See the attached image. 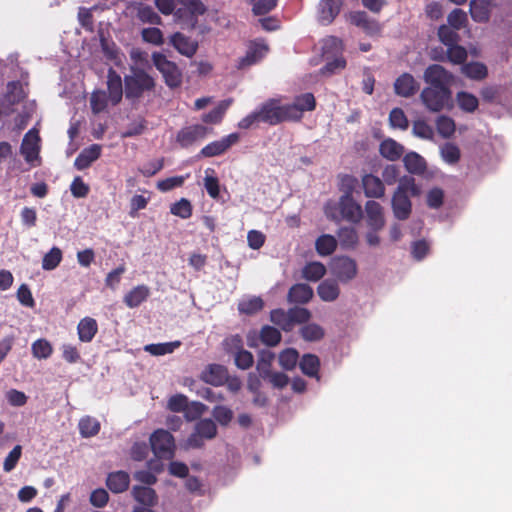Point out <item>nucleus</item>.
Wrapping results in <instances>:
<instances>
[{
    "instance_id": "1",
    "label": "nucleus",
    "mask_w": 512,
    "mask_h": 512,
    "mask_svg": "<svg viewBox=\"0 0 512 512\" xmlns=\"http://www.w3.org/2000/svg\"><path fill=\"white\" fill-rule=\"evenodd\" d=\"M423 79L428 84L420 94L424 106L431 112L450 109L454 75L439 64H431L425 69Z\"/></svg>"
},
{
    "instance_id": "2",
    "label": "nucleus",
    "mask_w": 512,
    "mask_h": 512,
    "mask_svg": "<svg viewBox=\"0 0 512 512\" xmlns=\"http://www.w3.org/2000/svg\"><path fill=\"white\" fill-rule=\"evenodd\" d=\"M420 194V188L415 179L411 176H404L399 179V184L392 196L391 207L396 219L407 220L412 212L410 196L416 197Z\"/></svg>"
},
{
    "instance_id": "3",
    "label": "nucleus",
    "mask_w": 512,
    "mask_h": 512,
    "mask_svg": "<svg viewBox=\"0 0 512 512\" xmlns=\"http://www.w3.org/2000/svg\"><path fill=\"white\" fill-rule=\"evenodd\" d=\"M324 213L330 220H346L354 224L359 223L363 217L362 207L353 196H341L338 201H328L324 206Z\"/></svg>"
},
{
    "instance_id": "4",
    "label": "nucleus",
    "mask_w": 512,
    "mask_h": 512,
    "mask_svg": "<svg viewBox=\"0 0 512 512\" xmlns=\"http://www.w3.org/2000/svg\"><path fill=\"white\" fill-rule=\"evenodd\" d=\"M156 81L143 68L132 67L131 74L124 77V92L126 99L135 102L145 93L153 92Z\"/></svg>"
},
{
    "instance_id": "5",
    "label": "nucleus",
    "mask_w": 512,
    "mask_h": 512,
    "mask_svg": "<svg viewBox=\"0 0 512 512\" xmlns=\"http://www.w3.org/2000/svg\"><path fill=\"white\" fill-rule=\"evenodd\" d=\"M217 433L216 423L210 418H202L195 423L192 433L184 442V448L186 450L201 449L205 442L213 440Z\"/></svg>"
},
{
    "instance_id": "6",
    "label": "nucleus",
    "mask_w": 512,
    "mask_h": 512,
    "mask_svg": "<svg viewBox=\"0 0 512 512\" xmlns=\"http://www.w3.org/2000/svg\"><path fill=\"white\" fill-rule=\"evenodd\" d=\"M152 62L161 73L165 84L170 89H175L182 85L183 74L175 62L168 60L167 57L160 52H154L152 54Z\"/></svg>"
},
{
    "instance_id": "7",
    "label": "nucleus",
    "mask_w": 512,
    "mask_h": 512,
    "mask_svg": "<svg viewBox=\"0 0 512 512\" xmlns=\"http://www.w3.org/2000/svg\"><path fill=\"white\" fill-rule=\"evenodd\" d=\"M151 450L158 459L170 460L175 455V439L164 429L155 430L149 438Z\"/></svg>"
},
{
    "instance_id": "8",
    "label": "nucleus",
    "mask_w": 512,
    "mask_h": 512,
    "mask_svg": "<svg viewBox=\"0 0 512 512\" xmlns=\"http://www.w3.org/2000/svg\"><path fill=\"white\" fill-rule=\"evenodd\" d=\"M257 110L261 122L268 125L275 126L282 122H290L285 104L282 105L278 99L271 98L267 100Z\"/></svg>"
},
{
    "instance_id": "9",
    "label": "nucleus",
    "mask_w": 512,
    "mask_h": 512,
    "mask_svg": "<svg viewBox=\"0 0 512 512\" xmlns=\"http://www.w3.org/2000/svg\"><path fill=\"white\" fill-rule=\"evenodd\" d=\"M290 122H298L304 112L313 111L316 108V99L310 92L297 95L293 103L285 104Z\"/></svg>"
},
{
    "instance_id": "10",
    "label": "nucleus",
    "mask_w": 512,
    "mask_h": 512,
    "mask_svg": "<svg viewBox=\"0 0 512 512\" xmlns=\"http://www.w3.org/2000/svg\"><path fill=\"white\" fill-rule=\"evenodd\" d=\"M269 50L268 45L263 39H255L249 42L246 54L239 58L236 64L238 70L246 69L258 63Z\"/></svg>"
},
{
    "instance_id": "11",
    "label": "nucleus",
    "mask_w": 512,
    "mask_h": 512,
    "mask_svg": "<svg viewBox=\"0 0 512 512\" xmlns=\"http://www.w3.org/2000/svg\"><path fill=\"white\" fill-rule=\"evenodd\" d=\"M344 5L343 0H320L316 9L319 24L328 26L339 16Z\"/></svg>"
},
{
    "instance_id": "12",
    "label": "nucleus",
    "mask_w": 512,
    "mask_h": 512,
    "mask_svg": "<svg viewBox=\"0 0 512 512\" xmlns=\"http://www.w3.org/2000/svg\"><path fill=\"white\" fill-rule=\"evenodd\" d=\"M331 271L339 281L346 283L357 275V264L348 256H337L332 259Z\"/></svg>"
},
{
    "instance_id": "13",
    "label": "nucleus",
    "mask_w": 512,
    "mask_h": 512,
    "mask_svg": "<svg viewBox=\"0 0 512 512\" xmlns=\"http://www.w3.org/2000/svg\"><path fill=\"white\" fill-rule=\"evenodd\" d=\"M40 136L36 129L29 130L23 137L20 147V153L23 155L27 163L33 164L39 159L40 153Z\"/></svg>"
},
{
    "instance_id": "14",
    "label": "nucleus",
    "mask_w": 512,
    "mask_h": 512,
    "mask_svg": "<svg viewBox=\"0 0 512 512\" xmlns=\"http://www.w3.org/2000/svg\"><path fill=\"white\" fill-rule=\"evenodd\" d=\"M208 133V128L201 124H195L183 127L176 136L177 143L182 148H188L196 141L204 139Z\"/></svg>"
},
{
    "instance_id": "15",
    "label": "nucleus",
    "mask_w": 512,
    "mask_h": 512,
    "mask_svg": "<svg viewBox=\"0 0 512 512\" xmlns=\"http://www.w3.org/2000/svg\"><path fill=\"white\" fill-rule=\"evenodd\" d=\"M240 135L231 133L220 140L213 141L204 146L200 155L203 157H215L224 154L232 145L238 143Z\"/></svg>"
},
{
    "instance_id": "16",
    "label": "nucleus",
    "mask_w": 512,
    "mask_h": 512,
    "mask_svg": "<svg viewBox=\"0 0 512 512\" xmlns=\"http://www.w3.org/2000/svg\"><path fill=\"white\" fill-rule=\"evenodd\" d=\"M346 18L351 25L361 28L366 34L374 35L381 31L379 22L370 18L365 11H352Z\"/></svg>"
},
{
    "instance_id": "17",
    "label": "nucleus",
    "mask_w": 512,
    "mask_h": 512,
    "mask_svg": "<svg viewBox=\"0 0 512 512\" xmlns=\"http://www.w3.org/2000/svg\"><path fill=\"white\" fill-rule=\"evenodd\" d=\"M361 186L367 198L380 199L385 196L384 182L372 173H366L362 176Z\"/></svg>"
},
{
    "instance_id": "18",
    "label": "nucleus",
    "mask_w": 512,
    "mask_h": 512,
    "mask_svg": "<svg viewBox=\"0 0 512 512\" xmlns=\"http://www.w3.org/2000/svg\"><path fill=\"white\" fill-rule=\"evenodd\" d=\"M367 225L371 230L380 231L385 226L384 208L374 200L365 203Z\"/></svg>"
},
{
    "instance_id": "19",
    "label": "nucleus",
    "mask_w": 512,
    "mask_h": 512,
    "mask_svg": "<svg viewBox=\"0 0 512 512\" xmlns=\"http://www.w3.org/2000/svg\"><path fill=\"white\" fill-rule=\"evenodd\" d=\"M107 90L109 101L112 105H117L123 97V81L121 76L113 68H109L107 72Z\"/></svg>"
},
{
    "instance_id": "20",
    "label": "nucleus",
    "mask_w": 512,
    "mask_h": 512,
    "mask_svg": "<svg viewBox=\"0 0 512 512\" xmlns=\"http://www.w3.org/2000/svg\"><path fill=\"white\" fill-rule=\"evenodd\" d=\"M420 85L409 73L401 74L394 82V91L398 96L409 98L417 93Z\"/></svg>"
},
{
    "instance_id": "21",
    "label": "nucleus",
    "mask_w": 512,
    "mask_h": 512,
    "mask_svg": "<svg viewBox=\"0 0 512 512\" xmlns=\"http://www.w3.org/2000/svg\"><path fill=\"white\" fill-rule=\"evenodd\" d=\"M170 44L181 54L186 57H192L198 49L197 41L184 35L181 32H176L170 37Z\"/></svg>"
},
{
    "instance_id": "22",
    "label": "nucleus",
    "mask_w": 512,
    "mask_h": 512,
    "mask_svg": "<svg viewBox=\"0 0 512 512\" xmlns=\"http://www.w3.org/2000/svg\"><path fill=\"white\" fill-rule=\"evenodd\" d=\"M228 378V370L225 366L220 364H210L202 372L201 379L213 386H222Z\"/></svg>"
},
{
    "instance_id": "23",
    "label": "nucleus",
    "mask_w": 512,
    "mask_h": 512,
    "mask_svg": "<svg viewBox=\"0 0 512 512\" xmlns=\"http://www.w3.org/2000/svg\"><path fill=\"white\" fill-rule=\"evenodd\" d=\"M130 484V476L125 471H115L108 474L106 485L113 493L125 492Z\"/></svg>"
},
{
    "instance_id": "24",
    "label": "nucleus",
    "mask_w": 512,
    "mask_h": 512,
    "mask_svg": "<svg viewBox=\"0 0 512 512\" xmlns=\"http://www.w3.org/2000/svg\"><path fill=\"white\" fill-rule=\"evenodd\" d=\"M101 155V147L98 144H92L85 148L75 159L74 166L78 170H84L91 166Z\"/></svg>"
},
{
    "instance_id": "25",
    "label": "nucleus",
    "mask_w": 512,
    "mask_h": 512,
    "mask_svg": "<svg viewBox=\"0 0 512 512\" xmlns=\"http://www.w3.org/2000/svg\"><path fill=\"white\" fill-rule=\"evenodd\" d=\"M313 297V289L305 283L294 284L288 292V301L290 303L305 304Z\"/></svg>"
},
{
    "instance_id": "26",
    "label": "nucleus",
    "mask_w": 512,
    "mask_h": 512,
    "mask_svg": "<svg viewBox=\"0 0 512 512\" xmlns=\"http://www.w3.org/2000/svg\"><path fill=\"white\" fill-rule=\"evenodd\" d=\"M299 367L301 372L307 377L320 379V359L317 355L311 353L304 354L299 360Z\"/></svg>"
},
{
    "instance_id": "27",
    "label": "nucleus",
    "mask_w": 512,
    "mask_h": 512,
    "mask_svg": "<svg viewBox=\"0 0 512 512\" xmlns=\"http://www.w3.org/2000/svg\"><path fill=\"white\" fill-rule=\"evenodd\" d=\"M233 98H228L220 101L217 106L202 115L201 120L207 124H219L222 122L227 110L233 103Z\"/></svg>"
},
{
    "instance_id": "28",
    "label": "nucleus",
    "mask_w": 512,
    "mask_h": 512,
    "mask_svg": "<svg viewBox=\"0 0 512 512\" xmlns=\"http://www.w3.org/2000/svg\"><path fill=\"white\" fill-rule=\"evenodd\" d=\"M98 332V324L94 318L84 317L77 326V333L81 342L89 343Z\"/></svg>"
},
{
    "instance_id": "29",
    "label": "nucleus",
    "mask_w": 512,
    "mask_h": 512,
    "mask_svg": "<svg viewBox=\"0 0 512 512\" xmlns=\"http://www.w3.org/2000/svg\"><path fill=\"white\" fill-rule=\"evenodd\" d=\"M470 15L475 22L485 23L490 18L489 0H472L469 4Z\"/></svg>"
},
{
    "instance_id": "30",
    "label": "nucleus",
    "mask_w": 512,
    "mask_h": 512,
    "mask_svg": "<svg viewBox=\"0 0 512 512\" xmlns=\"http://www.w3.org/2000/svg\"><path fill=\"white\" fill-rule=\"evenodd\" d=\"M406 170L414 175H422L427 169L425 159L416 152H409L403 158Z\"/></svg>"
},
{
    "instance_id": "31",
    "label": "nucleus",
    "mask_w": 512,
    "mask_h": 512,
    "mask_svg": "<svg viewBox=\"0 0 512 512\" xmlns=\"http://www.w3.org/2000/svg\"><path fill=\"white\" fill-rule=\"evenodd\" d=\"M150 294V290L146 285H138L131 289L124 296V303L129 308H136L143 303Z\"/></svg>"
},
{
    "instance_id": "32",
    "label": "nucleus",
    "mask_w": 512,
    "mask_h": 512,
    "mask_svg": "<svg viewBox=\"0 0 512 512\" xmlns=\"http://www.w3.org/2000/svg\"><path fill=\"white\" fill-rule=\"evenodd\" d=\"M134 499L144 507H153L157 504V494L154 489L146 486H134L132 489Z\"/></svg>"
},
{
    "instance_id": "33",
    "label": "nucleus",
    "mask_w": 512,
    "mask_h": 512,
    "mask_svg": "<svg viewBox=\"0 0 512 512\" xmlns=\"http://www.w3.org/2000/svg\"><path fill=\"white\" fill-rule=\"evenodd\" d=\"M379 152L384 158L396 161L403 155L404 147L395 140L388 138L381 142Z\"/></svg>"
},
{
    "instance_id": "34",
    "label": "nucleus",
    "mask_w": 512,
    "mask_h": 512,
    "mask_svg": "<svg viewBox=\"0 0 512 512\" xmlns=\"http://www.w3.org/2000/svg\"><path fill=\"white\" fill-rule=\"evenodd\" d=\"M317 293L321 300L325 302H332L338 298L340 289L335 281L325 280L317 287Z\"/></svg>"
},
{
    "instance_id": "35",
    "label": "nucleus",
    "mask_w": 512,
    "mask_h": 512,
    "mask_svg": "<svg viewBox=\"0 0 512 512\" xmlns=\"http://www.w3.org/2000/svg\"><path fill=\"white\" fill-rule=\"evenodd\" d=\"M326 274V267L318 261L308 262L302 268V277L308 281L317 282Z\"/></svg>"
},
{
    "instance_id": "36",
    "label": "nucleus",
    "mask_w": 512,
    "mask_h": 512,
    "mask_svg": "<svg viewBox=\"0 0 512 512\" xmlns=\"http://www.w3.org/2000/svg\"><path fill=\"white\" fill-rule=\"evenodd\" d=\"M78 427L82 437L90 438L99 433L101 425L96 418L85 416L79 420Z\"/></svg>"
},
{
    "instance_id": "37",
    "label": "nucleus",
    "mask_w": 512,
    "mask_h": 512,
    "mask_svg": "<svg viewBox=\"0 0 512 512\" xmlns=\"http://www.w3.org/2000/svg\"><path fill=\"white\" fill-rule=\"evenodd\" d=\"M274 359L275 354L271 351L263 350L259 353L256 369L262 379L266 380L269 373L272 372Z\"/></svg>"
},
{
    "instance_id": "38",
    "label": "nucleus",
    "mask_w": 512,
    "mask_h": 512,
    "mask_svg": "<svg viewBox=\"0 0 512 512\" xmlns=\"http://www.w3.org/2000/svg\"><path fill=\"white\" fill-rule=\"evenodd\" d=\"M456 101L458 107L467 113H473L477 110L479 101L478 98L472 93L460 91L456 94Z\"/></svg>"
},
{
    "instance_id": "39",
    "label": "nucleus",
    "mask_w": 512,
    "mask_h": 512,
    "mask_svg": "<svg viewBox=\"0 0 512 512\" xmlns=\"http://www.w3.org/2000/svg\"><path fill=\"white\" fill-rule=\"evenodd\" d=\"M259 338L264 345L275 347L281 342L282 335L277 328L264 325L260 330Z\"/></svg>"
},
{
    "instance_id": "40",
    "label": "nucleus",
    "mask_w": 512,
    "mask_h": 512,
    "mask_svg": "<svg viewBox=\"0 0 512 512\" xmlns=\"http://www.w3.org/2000/svg\"><path fill=\"white\" fill-rule=\"evenodd\" d=\"M462 73L473 80H483L488 75L486 65L480 62H470L462 66Z\"/></svg>"
},
{
    "instance_id": "41",
    "label": "nucleus",
    "mask_w": 512,
    "mask_h": 512,
    "mask_svg": "<svg viewBox=\"0 0 512 512\" xmlns=\"http://www.w3.org/2000/svg\"><path fill=\"white\" fill-rule=\"evenodd\" d=\"M315 248L319 255H331L337 248V240L329 234L321 235L315 242Z\"/></svg>"
},
{
    "instance_id": "42",
    "label": "nucleus",
    "mask_w": 512,
    "mask_h": 512,
    "mask_svg": "<svg viewBox=\"0 0 512 512\" xmlns=\"http://www.w3.org/2000/svg\"><path fill=\"white\" fill-rule=\"evenodd\" d=\"M301 337L307 342L320 341L325 336L324 329L316 323H308L299 330Z\"/></svg>"
},
{
    "instance_id": "43",
    "label": "nucleus",
    "mask_w": 512,
    "mask_h": 512,
    "mask_svg": "<svg viewBox=\"0 0 512 512\" xmlns=\"http://www.w3.org/2000/svg\"><path fill=\"white\" fill-rule=\"evenodd\" d=\"M278 361L284 370L291 371L299 361V353L295 348H286L279 353Z\"/></svg>"
},
{
    "instance_id": "44",
    "label": "nucleus",
    "mask_w": 512,
    "mask_h": 512,
    "mask_svg": "<svg viewBox=\"0 0 512 512\" xmlns=\"http://www.w3.org/2000/svg\"><path fill=\"white\" fill-rule=\"evenodd\" d=\"M340 245L345 249H351L358 243V234L354 227H342L337 233Z\"/></svg>"
},
{
    "instance_id": "45",
    "label": "nucleus",
    "mask_w": 512,
    "mask_h": 512,
    "mask_svg": "<svg viewBox=\"0 0 512 512\" xmlns=\"http://www.w3.org/2000/svg\"><path fill=\"white\" fill-rule=\"evenodd\" d=\"M270 320L273 324L279 326L284 332L292 331L289 309L287 311L282 308L273 309L270 312Z\"/></svg>"
},
{
    "instance_id": "46",
    "label": "nucleus",
    "mask_w": 512,
    "mask_h": 512,
    "mask_svg": "<svg viewBox=\"0 0 512 512\" xmlns=\"http://www.w3.org/2000/svg\"><path fill=\"white\" fill-rule=\"evenodd\" d=\"M31 352L36 359H48L53 353V347L47 339L40 338L32 343Z\"/></svg>"
},
{
    "instance_id": "47",
    "label": "nucleus",
    "mask_w": 512,
    "mask_h": 512,
    "mask_svg": "<svg viewBox=\"0 0 512 512\" xmlns=\"http://www.w3.org/2000/svg\"><path fill=\"white\" fill-rule=\"evenodd\" d=\"M170 213L181 219H188L193 214V206L186 198H181L170 206Z\"/></svg>"
},
{
    "instance_id": "48",
    "label": "nucleus",
    "mask_w": 512,
    "mask_h": 512,
    "mask_svg": "<svg viewBox=\"0 0 512 512\" xmlns=\"http://www.w3.org/2000/svg\"><path fill=\"white\" fill-rule=\"evenodd\" d=\"M457 31V29L443 24L438 28L437 35L440 42L448 47L459 42L460 36Z\"/></svg>"
},
{
    "instance_id": "49",
    "label": "nucleus",
    "mask_w": 512,
    "mask_h": 512,
    "mask_svg": "<svg viewBox=\"0 0 512 512\" xmlns=\"http://www.w3.org/2000/svg\"><path fill=\"white\" fill-rule=\"evenodd\" d=\"M181 345L180 341L166 342V343H158V344H149L145 346V351L149 352L154 356H161L165 354L173 353L176 348Z\"/></svg>"
},
{
    "instance_id": "50",
    "label": "nucleus",
    "mask_w": 512,
    "mask_h": 512,
    "mask_svg": "<svg viewBox=\"0 0 512 512\" xmlns=\"http://www.w3.org/2000/svg\"><path fill=\"white\" fill-rule=\"evenodd\" d=\"M264 307V302L260 297H252L247 300H243L238 304V310L242 314L253 315L261 311Z\"/></svg>"
},
{
    "instance_id": "51",
    "label": "nucleus",
    "mask_w": 512,
    "mask_h": 512,
    "mask_svg": "<svg viewBox=\"0 0 512 512\" xmlns=\"http://www.w3.org/2000/svg\"><path fill=\"white\" fill-rule=\"evenodd\" d=\"M436 129L443 138H449L455 133L456 125L451 117L441 115L436 120Z\"/></svg>"
},
{
    "instance_id": "52",
    "label": "nucleus",
    "mask_w": 512,
    "mask_h": 512,
    "mask_svg": "<svg viewBox=\"0 0 512 512\" xmlns=\"http://www.w3.org/2000/svg\"><path fill=\"white\" fill-rule=\"evenodd\" d=\"M62 257L63 254L60 248H51L42 259V268L47 271L55 269L62 261Z\"/></svg>"
},
{
    "instance_id": "53",
    "label": "nucleus",
    "mask_w": 512,
    "mask_h": 512,
    "mask_svg": "<svg viewBox=\"0 0 512 512\" xmlns=\"http://www.w3.org/2000/svg\"><path fill=\"white\" fill-rule=\"evenodd\" d=\"M109 97L103 90L94 91L90 97V106L94 114L103 112L108 104Z\"/></svg>"
},
{
    "instance_id": "54",
    "label": "nucleus",
    "mask_w": 512,
    "mask_h": 512,
    "mask_svg": "<svg viewBox=\"0 0 512 512\" xmlns=\"http://www.w3.org/2000/svg\"><path fill=\"white\" fill-rule=\"evenodd\" d=\"M137 18L142 23L161 25L162 19L151 6H141L137 11Z\"/></svg>"
},
{
    "instance_id": "55",
    "label": "nucleus",
    "mask_w": 512,
    "mask_h": 512,
    "mask_svg": "<svg viewBox=\"0 0 512 512\" xmlns=\"http://www.w3.org/2000/svg\"><path fill=\"white\" fill-rule=\"evenodd\" d=\"M447 22L448 26L460 30L467 26L468 17L466 12H464L462 9L455 8L447 16Z\"/></svg>"
},
{
    "instance_id": "56",
    "label": "nucleus",
    "mask_w": 512,
    "mask_h": 512,
    "mask_svg": "<svg viewBox=\"0 0 512 512\" xmlns=\"http://www.w3.org/2000/svg\"><path fill=\"white\" fill-rule=\"evenodd\" d=\"M209 172L214 173V170L207 169L205 171L206 175L204 177V187L211 198L217 199L220 195L219 180L216 176L209 175Z\"/></svg>"
},
{
    "instance_id": "57",
    "label": "nucleus",
    "mask_w": 512,
    "mask_h": 512,
    "mask_svg": "<svg viewBox=\"0 0 512 512\" xmlns=\"http://www.w3.org/2000/svg\"><path fill=\"white\" fill-rule=\"evenodd\" d=\"M467 56L466 49L458 43L447 47V58L453 64H464Z\"/></svg>"
},
{
    "instance_id": "58",
    "label": "nucleus",
    "mask_w": 512,
    "mask_h": 512,
    "mask_svg": "<svg viewBox=\"0 0 512 512\" xmlns=\"http://www.w3.org/2000/svg\"><path fill=\"white\" fill-rule=\"evenodd\" d=\"M289 315L292 329L296 324H305L311 318V312L307 308L298 306L289 308Z\"/></svg>"
},
{
    "instance_id": "59",
    "label": "nucleus",
    "mask_w": 512,
    "mask_h": 512,
    "mask_svg": "<svg viewBox=\"0 0 512 512\" xmlns=\"http://www.w3.org/2000/svg\"><path fill=\"white\" fill-rule=\"evenodd\" d=\"M389 123L393 128L406 130L409 126L408 119L401 108H394L389 114Z\"/></svg>"
},
{
    "instance_id": "60",
    "label": "nucleus",
    "mask_w": 512,
    "mask_h": 512,
    "mask_svg": "<svg viewBox=\"0 0 512 512\" xmlns=\"http://www.w3.org/2000/svg\"><path fill=\"white\" fill-rule=\"evenodd\" d=\"M141 36L144 42L161 46L164 43L163 33L159 28L150 27L144 28L141 31Z\"/></svg>"
},
{
    "instance_id": "61",
    "label": "nucleus",
    "mask_w": 512,
    "mask_h": 512,
    "mask_svg": "<svg viewBox=\"0 0 512 512\" xmlns=\"http://www.w3.org/2000/svg\"><path fill=\"white\" fill-rule=\"evenodd\" d=\"M223 349L233 356L243 349V339L240 335H230L223 340Z\"/></svg>"
},
{
    "instance_id": "62",
    "label": "nucleus",
    "mask_w": 512,
    "mask_h": 512,
    "mask_svg": "<svg viewBox=\"0 0 512 512\" xmlns=\"http://www.w3.org/2000/svg\"><path fill=\"white\" fill-rule=\"evenodd\" d=\"M278 0H249L253 4L252 12L254 15L261 16L269 13L277 6Z\"/></svg>"
},
{
    "instance_id": "63",
    "label": "nucleus",
    "mask_w": 512,
    "mask_h": 512,
    "mask_svg": "<svg viewBox=\"0 0 512 512\" xmlns=\"http://www.w3.org/2000/svg\"><path fill=\"white\" fill-rule=\"evenodd\" d=\"M358 184V180L353 175H339V189L343 192L342 196H353V191Z\"/></svg>"
},
{
    "instance_id": "64",
    "label": "nucleus",
    "mask_w": 512,
    "mask_h": 512,
    "mask_svg": "<svg viewBox=\"0 0 512 512\" xmlns=\"http://www.w3.org/2000/svg\"><path fill=\"white\" fill-rule=\"evenodd\" d=\"M412 132L415 136L426 140H431L434 136L432 127L424 120L414 121Z\"/></svg>"
}]
</instances>
